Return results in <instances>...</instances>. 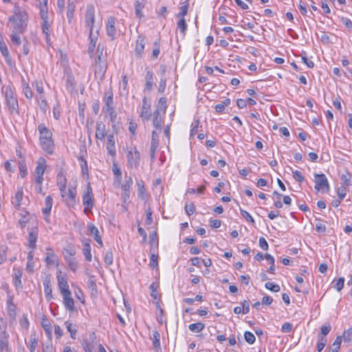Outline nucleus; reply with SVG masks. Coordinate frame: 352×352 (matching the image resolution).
<instances>
[{"instance_id":"41","label":"nucleus","mask_w":352,"mask_h":352,"mask_svg":"<svg viewBox=\"0 0 352 352\" xmlns=\"http://www.w3.org/2000/svg\"><path fill=\"white\" fill-rule=\"evenodd\" d=\"M38 2V6L40 10V14L48 12V0H36Z\"/></svg>"},{"instance_id":"60","label":"nucleus","mask_w":352,"mask_h":352,"mask_svg":"<svg viewBox=\"0 0 352 352\" xmlns=\"http://www.w3.org/2000/svg\"><path fill=\"white\" fill-rule=\"evenodd\" d=\"M113 260V257L112 251H107L104 255V263L107 265H110L112 264Z\"/></svg>"},{"instance_id":"11","label":"nucleus","mask_w":352,"mask_h":352,"mask_svg":"<svg viewBox=\"0 0 352 352\" xmlns=\"http://www.w3.org/2000/svg\"><path fill=\"white\" fill-rule=\"evenodd\" d=\"M96 333L94 332H91L89 333V338L83 340L82 346L85 352H93L96 342Z\"/></svg>"},{"instance_id":"28","label":"nucleus","mask_w":352,"mask_h":352,"mask_svg":"<svg viewBox=\"0 0 352 352\" xmlns=\"http://www.w3.org/2000/svg\"><path fill=\"white\" fill-rule=\"evenodd\" d=\"M153 124L156 129L158 130L159 133L162 131V118L159 110H155L153 113Z\"/></svg>"},{"instance_id":"5","label":"nucleus","mask_w":352,"mask_h":352,"mask_svg":"<svg viewBox=\"0 0 352 352\" xmlns=\"http://www.w3.org/2000/svg\"><path fill=\"white\" fill-rule=\"evenodd\" d=\"M82 204L85 207V212H91V210L94 207L92 188L89 183L87 184L86 191L84 192L82 196Z\"/></svg>"},{"instance_id":"50","label":"nucleus","mask_w":352,"mask_h":352,"mask_svg":"<svg viewBox=\"0 0 352 352\" xmlns=\"http://www.w3.org/2000/svg\"><path fill=\"white\" fill-rule=\"evenodd\" d=\"M63 254L64 258H66V257L72 258L74 257V255L76 254V250L74 248L69 247L63 250Z\"/></svg>"},{"instance_id":"34","label":"nucleus","mask_w":352,"mask_h":352,"mask_svg":"<svg viewBox=\"0 0 352 352\" xmlns=\"http://www.w3.org/2000/svg\"><path fill=\"white\" fill-rule=\"evenodd\" d=\"M38 346V338L35 333H32L30 338V342L28 345V348L30 349V352H35V349Z\"/></svg>"},{"instance_id":"55","label":"nucleus","mask_w":352,"mask_h":352,"mask_svg":"<svg viewBox=\"0 0 352 352\" xmlns=\"http://www.w3.org/2000/svg\"><path fill=\"white\" fill-rule=\"evenodd\" d=\"M105 105L103 107V111L105 113H109L110 111H113L115 110V107L113 106V100H104Z\"/></svg>"},{"instance_id":"36","label":"nucleus","mask_w":352,"mask_h":352,"mask_svg":"<svg viewBox=\"0 0 352 352\" xmlns=\"http://www.w3.org/2000/svg\"><path fill=\"white\" fill-rule=\"evenodd\" d=\"M65 327L67 328V331L69 332L71 338L72 339H76V333H77V329L76 328V325L73 324L69 321H66L65 322Z\"/></svg>"},{"instance_id":"4","label":"nucleus","mask_w":352,"mask_h":352,"mask_svg":"<svg viewBox=\"0 0 352 352\" xmlns=\"http://www.w3.org/2000/svg\"><path fill=\"white\" fill-rule=\"evenodd\" d=\"M60 195L68 207H74L76 205V187H69L68 190L60 191Z\"/></svg>"},{"instance_id":"3","label":"nucleus","mask_w":352,"mask_h":352,"mask_svg":"<svg viewBox=\"0 0 352 352\" xmlns=\"http://www.w3.org/2000/svg\"><path fill=\"white\" fill-rule=\"evenodd\" d=\"M6 104L10 114H19V102L16 94L13 88L8 85L4 91Z\"/></svg>"},{"instance_id":"2","label":"nucleus","mask_w":352,"mask_h":352,"mask_svg":"<svg viewBox=\"0 0 352 352\" xmlns=\"http://www.w3.org/2000/svg\"><path fill=\"white\" fill-rule=\"evenodd\" d=\"M40 134V144L43 150L52 154L54 150L52 133L47 128L45 124H40L38 126Z\"/></svg>"},{"instance_id":"62","label":"nucleus","mask_w":352,"mask_h":352,"mask_svg":"<svg viewBox=\"0 0 352 352\" xmlns=\"http://www.w3.org/2000/svg\"><path fill=\"white\" fill-rule=\"evenodd\" d=\"M185 211L188 215H191L195 211V206L193 203L186 204Z\"/></svg>"},{"instance_id":"15","label":"nucleus","mask_w":352,"mask_h":352,"mask_svg":"<svg viewBox=\"0 0 352 352\" xmlns=\"http://www.w3.org/2000/svg\"><path fill=\"white\" fill-rule=\"evenodd\" d=\"M57 276V280L60 292L62 294L71 292L69 289V285L67 278L60 274Z\"/></svg>"},{"instance_id":"13","label":"nucleus","mask_w":352,"mask_h":352,"mask_svg":"<svg viewBox=\"0 0 352 352\" xmlns=\"http://www.w3.org/2000/svg\"><path fill=\"white\" fill-rule=\"evenodd\" d=\"M38 231L37 227H33L30 229L28 234V247L32 250H34L36 247V243L38 239Z\"/></svg>"},{"instance_id":"38","label":"nucleus","mask_w":352,"mask_h":352,"mask_svg":"<svg viewBox=\"0 0 352 352\" xmlns=\"http://www.w3.org/2000/svg\"><path fill=\"white\" fill-rule=\"evenodd\" d=\"M20 215L21 217L19 219V223L20 224L21 228H25L26 223L30 221V213L26 211H23Z\"/></svg>"},{"instance_id":"6","label":"nucleus","mask_w":352,"mask_h":352,"mask_svg":"<svg viewBox=\"0 0 352 352\" xmlns=\"http://www.w3.org/2000/svg\"><path fill=\"white\" fill-rule=\"evenodd\" d=\"M47 168V161L43 157H39L36 161V166L35 168V182L40 183L43 182V175Z\"/></svg>"},{"instance_id":"33","label":"nucleus","mask_w":352,"mask_h":352,"mask_svg":"<svg viewBox=\"0 0 352 352\" xmlns=\"http://www.w3.org/2000/svg\"><path fill=\"white\" fill-rule=\"evenodd\" d=\"M152 342L154 349L156 351L161 349L160 348V334L157 331H153Z\"/></svg>"},{"instance_id":"43","label":"nucleus","mask_w":352,"mask_h":352,"mask_svg":"<svg viewBox=\"0 0 352 352\" xmlns=\"http://www.w3.org/2000/svg\"><path fill=\"white\" fill-rule=\"evenodd\" d=\"M341 342L342 338L340 336L337 337L333 344L329 348V352H338L340 348Z\"/></svg>"},{"instance_id":"16","label":"nucleus","mask_w":352,"mask_h":352,"mask_svg":"<svg viewBox=\"0 0 352 352\" xmlns=\"http://www.w3.org/2000/svg\"><path fill=\"white\" fill-rule=\"evenodd\" d=\"M40 16L43 21V32L45 34L46 39H47L50 36V28L51 26V22L48 16V12L45 13L43 15V14H40Z\"/></svg>"},{"instance_id":"59","label":"nucleus","mask_w":352,"mask_h":352,"mask_svg":"<svg viewBox=\"0 0 352 352\" xmlns=\"http://www.w3.org/2000/svg\"><path fill=\"white\" fill-rule=\"evenodd\" d=\"M244 338H245V341L249 344H253L256 340L254 335L250 331L245 332Z\"/></svg>"},{"instance_id":"52","label":"nucleus","mask_w":352,"mask_h":352,"mask_svg":"<svg viewBox=\"0 0 352 352\" xmlns=\"http://www.w3.org/2000/svg\"><path fill=\"white\" fill-rule=\"evenodd\" d=\"M327 344V338L323 336H318V342L317 344V349L319 352L322 351Z\"/></svg>"},{"instance_id":"63","label":"nucleus","mask_w":352,"mask_h":352,"mask_svg":"<svg viewBox=\"0 0 352 352\" xmlns=\"http://www.w3.org/2000/svg\"><path fill=\"white\" fill-rule=\"evenodd\" d=\"M293 177L298 182H302L305 180L304 176L298 170L293 172Z\"/></svg>"},{"instance_id":"32","label":"nucleus","mask_w":352,"mask_h":352,"mask_svg":"<svg viewBox=\"0 0 352 352\" xmlns=\"http://www.w3.org/2000/svg\"><path fill=\"white\" fill-rule=\"evenodd\" d=\"M145 89L148 91H150L153 88V74L151 71H148L145 76Z\"/></svg>"},{"instance_id":"61","label":"nucleus","mask_w":352,"mask_h":352,"mask_svg":"<svg viewBox=\"0 0 352 352\" xmlns=\"http://www.w3.org/2000/svg\"><path fill=\"white\" fill-rule=\"evenodd\" d=\"M240 212H241V214L243 216V217L245 218L248 221L254 223V219L252 218V217L250 215V214L248 212L241 208Z\"/></svg>"},{"instance_id":"27","label":"nucleus","mask_w":352,"mask_h":352,"mask_svg":"<svg viewBox=\"0 0 352 352\" xmlns=\"http://www.w3.org/2000/svg\"><path fill=\"white\" fill-rule=\"evenodd\" d=\"M23 191L21 188H19L15 193L14 197L12 198V204L14 205L15 208L19 209L21 201L23 199Z\"/></svg>"},{"instance_id":"44","label":"nucleus","mask_w":352,"mask_h":352,"mask_svg":"<svg viewBox=\"0 0 352 352\" xmlns=\"http://www.w3.org/2000/svg\"><path fill=\"white\" fill-rule=\"evenodd\" d=\"M19 168L21 177L24 178L28 174V169L24 160L21 159L19 161Z\"/></svg>"},{"instance_id":"47","label":"nucleus","mask_w":352,"mask_h":352,"mask_svg":"<svg viewBox=\"0 0 352 352\" xmlns=\"http://www.w3.org/2000/svg\"><path fill=\"white\" fill-rule=\"evenodd\" d=\"M177 28L179 29L182 34L185 35L187 29V24L184 18H179L177 23Z\"/></svg>"},{"instance_id":"20","label":"nucleus","mask_w":352,"mask_h":352,"mask_svg":"<svg viewBox=\"0 0 352 352\" xmlns=\"http://www.w3.org/2000/svg\"><path fill=\"white\" fill-rule=\"evenodd\" d=\"M116 24V19L113 16H111L107 20V33L108 36H111L112 39H114V37L116 34V30L115 27Z\"/></svg>"},{"instance_id":"21","label":"nucleus","mask_w":352,"mask_h":352,"mask_svg":"<svg viewBox=\"0 0 352 352\" xmlns=\"http://www.w3.org/2000/svg\"><path fill=\"white\" fill-rule=\"evenodd\" d=\"M87 228L90 234L94 236L95 241L99 244L100 247H102L103 243L101 236L99 235V231L98 228L93 223H89Z\"/></svg>"},{"instance_id":"8","label":"nucleus","mask_w":352,"mask_h":352,"mask_svg":"<svg viewBox=\"0 0 352 352\" xmlns=\"http://www.w3.org/2000/svg\"><path fill=\"white\" fill-rule=\"evenodd\" d=\"M160 133L153 131L152 132V137L151 141V146L149 149L150 158L151 163H153L156 160V151L159 145V135Z\"/></svg>"},{"instance_id":"30","label":"nucleus","mask_w":352,"mask_h":352,"mask_svg":"<svg viewBox=\"0 0 352 352\" xmlns=\"http://www.w3.org/2000/svg\"><path fill=\"white\" fill-rule=\"evenodd\" d=\"M150 106L146 104L145 100L143 101L142 110L140 116L143 120H148L151 117Z\"/></svg>"},{"instance_id":"39","label":"nucleus","mask_w":352,"mask_h":352,"mask_svg":"<svg viewBox=\"0 0 352 352\" xmlns=\"http://www.w3.org/2000/svg\"><path fill=\"white\" fill-rule=\"evenodd\" d=\"M188 328L192 332L199 333L205 328V324L201 322H199L190 324L188 326Z\"/></svg>"},{"instance_id":"56","label":"nucleus","mask_w":352,"mask_h":352,"mask_svg":"<svg viewBox=\"0 0 352 352\" xmlns=\"http://www.w3.org/2000/svg\"><path fill=\"white\" fill-rule=\"evenodd\" d=\"M133 184V179L129 176L125 182L122 185L121 188L122 191H130V188Z\"/></svg>"},{"instance_id":"51","label":"nucleus","mask_w":352,"mask_h":352,"mask_svg":"<svg viewBox=\"0 0 352 352\" xmlns=\"http://www.w3.org/2000/svg\"><path fill=\"white\" fill-rule=\"evenodd\" d=\"M23 92L27 98L30 99L32 98L33 93L28 83H25V82L23 83Z\"/></svg>"},{"instance_id":"64","label":"nucleus","mask_w":352,"mask_h":352,"mask_svg":"<svg viewBox=\"0 0 352 352\" xmlns=\"http://www.w3.org/2000/svg\"><path fill=\"white\" fill-rule=\"evenodd\" d=\"M316 230L318 232L324 233L326 232V226L320 221L316 224Z\"/></svg>"},{"instance_id":"1","label":"nucleus","mask_w":352,"mask_h":352,"mask_svg":"<svg viewBox=\"0 0 352 352\" xmlns=\"http://www.w3.org/2000/svg\"><path fill=\"white\" fill-rule=\"evenodd\" d=\"M28 21V14L25 9L14 6L13 14L8 18V25L10 26L12 34L11 41L16 45L21 43L20 35L26 30Z\"/></svg>"},{"instance_id":"37","label":"nucleus","mask_w":352,"mask_h":352,"mask_svg":"<svg viewBox=\"0 0 352 352\" xmlns=\"http://www.w3.org/2000/svg\"><path fill=\"white\" fill-rule=\"evenodd\" d=\"M90 43L88 47V53L89 54H93L94 48L96 47L97 35H95L94 32H89Z\"/></svg>"},{"instance_id":"9","label":"nucleus","mask_w":352,"mask_h":352,"mask_svg":"<svg viewBox=\"0 0 352 352\" xmlns=\"http://www.w3.org/2000/svg\"><path fill=\"white\" fill-rule=\"evenodd\" d=\"M95 9L94 6L89 5L87 6L85 13V23L86 26L89 28V32H94V24L95 22Z\"/></svg>"},{"instance_id":"24","label":"nucleus","mask_w":352,"mask_h":352,"mask_svg":"<svg viewBox=\"0 0 352 352\" xmlns=\"http://www.w3.org/2000/svg\"><path fill=\"white\" fill-rule=\"evenodd\" d=\"M8 334L5 330L0 332V352H3L8 349Z\"/></svg>"},{"instance_id":"26","label":"nucleus","mask_w":352,"mask_h":352,"mask_svg":"<svg viewBox=\"0 0 352 352\" xmlns=\"http://www.w3.org/2000/svg\"><path fill=\"white\" fill-rule=\"evenodd\" d=\"M13 271H14V285L16 288H21L22 287L21 277L23 275V272L21 269L16 268L15 267H14Z\"/></svg>"},{"instance_id":"31","label":"nucleus","mask_w":352,"mask_h":352,"mask_svg":"<svg viewBox=\"0 0 352 352\" xmlns=\"http://www.w3.org/2000/svg\"><path fill=\"white\" fill-rule=\"evenodd\" d=\"M53 199L51 196L48 195L45 199V208L42 209V212L45 215H49L52 207Z\"/></svg>"},{"instance_id":"7","label":"nucleus","mask_w":352,"mask_h":352,"mask_svg":"<svg viewBox=\"0 0 352 352\" xmlns=\"http://www.w3.org/2000/svg\"><path fill=\"white\" fill-rule=\"evenodd\" d=\"M315 177V189L318 191L325 190L327 192L329 190V184L327 177L324 174H314Z\"/></svg>"},{"instance_id":"18","label":"nucleus","mask_w":352,"mask_h":352,"mask_svg":"<svg viewBox=\"0 0 352 352\" xmlns=\"http://www.w3.org/2000/svg\"><path fill=\"white\" fill-rule=\"evenodd\" d=\"M106 135V126L102 122H97L96 126V138L103 141Z\"/></svg>"},{"instance_id":"14","label":"nucleus","mask_w":352,"mask_h":352,"mask_svg":"<svg viewBox=\"0 0 352 352\" xmlns=\"http://www.w3.org/2000/svg\"><path fill=\"white\" fill-rule=\"evenodd\" d=\"M46 250H47V254H46V257H45V261L47 266H51L53 265H58V258L55 254L54 250L50 247L47 248Z\"/></svg>"},{"instance_id":"48","label":"nucleus","mask_w":352,"mask_h":352,"mask_svg":"<svg viewBox=\"0 0 352 352\" xmlns=\"http://www.w3.org/2000/svg\"><path fill=\"white\" fill-rule=\"evenodd\" d=\"M188 3L186 2L180 6L179 12L177 15V17L178 18H184V16L186 15V14L188 12Z\"/></svg>"},{"instance_id":"49","label":"nucleus","mask_w":352,"mask_h":352,"mask_svg":"<svg viewBox=\"0 0 352 352\" xmlns=\"http://www.w3.org/2000/svg\"><path fill=\"white\" fill-rule=\"evenodd\" d=\"M137 187H138V195L141 198L144 199V195L145 192V188L144 182L142 180H140L137 182Z\"/></svg>"},{"instance_id":"19","label":"nucleus","mask_w":352,"mask_h":352,"mask_svg":"<svg viewBox=\"0 0 352 352\" xmlns=\"http://www.w3.org/2000/svg\"><path fill=\"white\" fill-rule=\"evenodd\" d=\"M63 298V305L65 307L69 310L70 311H74L75 310L74 307V301L72 297V293H66L62 294Z\"/></svg>"},{"instance_id":"29","label":"nucleus","mask_w":352,"mask_h":352,"mask_svg":"<svg viewBox=\"0 0 352 352\" xmlns=\"http://www.w3.org/2000/svg\"><path fill=\"white\" fill-rule=\"evenodd\" d=\"M145 5L144 0H136L134 3V7L135 10V15L138 18H141L142 16V10L144 8Z\"/></svg>"},{"instance_id":"53","label":"nucleus","mask_w":352,"mask_h":352,"mask_svg":"<svg viewBox=\"0 0 352 352\" xmlns=\"http://www.w3.org/2000/svg\"><path fill=\"white\" fill-rule=\"evenodd\" d=\"M265 287L266 289L274 292H278L280 289V286L272 282H267L265 285Z\"/></svg>"},{"instance_id":"57","label":"nucleus","mask_w":352,"mask_h":352,"mask_svg":"<svg viewBox=\"0 0 352 352\" xmlns=\"http://www.w3.org/2000/svg\"><path fill=\"white\" fill-rule=\"evenodd\" d=\"M160 53V43L155 41L153 43V51H152V58L153 59L157 58L158 57Z\"/></svg>"},{"instance_id":"25","label":"nucleus","mask_w":352,"mask_h":352,"mask_svg":"<svg viewBox=\"0 0 352 352\" xmlns=\"http://www.w3.org/2000/svg\"><path fill=\"white\" fill-rule=\"evenodd\" d=\"M107 149L109 154L111 156H114L116 155L115 140L114 136L112 134L107 135Z\"/></svg>"},{"instance_id":"22","label":"nucleus","mask_w":352,"mask_h":352,"mask_svg":"<svg viewBox=\"0 0 352 352\" xmlns=\"http://www.w3.org/2000/svg\"><path fill=\"white\" fill-rule=\"evenodd\" d=\"M44 292L47 301H50L53 298L51 280L48 278H45L43 280Z\"/></svg>"},{"instance_id":"23","label":"nucleus","mask_w":352,"mask_h":352,"mask_svg":"<svg viewBox=\"0 0 352 352\" xmlns=\"http://www.w3.org/2000/svg\"><path fill=\"white\" fill-rule=\"evenodd\" d=\"M101 57L100 55L98 56L97 60H96V67L94 70L95 76H99L102 78L106 72V67L100 63Z\"/></svg>"},{"instance_id":"17","label":"nucleus","mask_w":352,"mask_h":352,"mask_svg":"<svg viewBox=\"0 0 352 352\" xmlns=\"http://www.w3.org/2000/svg\"><path fill=\"white\" fill-rule=\"evenodd\" d=\"M56 183L60 191H64V190L66 189L67 180L66 173L64 170H61L58 173Z\"/></svg>"},{"instance_id":"45","label":"nucleus","mask_w":352,"mask_h":352,"mask_svg":"<svg viewBox=\"0 0 352 352\" xmlns=\"http://www.w3.org/2000/svg\"><path fill=\"white\" fill-rule=\"evenodd\" d=\"M41 325L44 329L45 331L48 336H51L52 333V325L47 318H43L41 320Z\"/></svg>"},{"instance_id":"46","label":"nucleus","mask_w":352,"mask_h":352,"mask_svg":"<svg viewBox=\"0 0 352 352\" xmlns=\"http://www.w3.org/2000/svg\"><path fill=\"white\" fill-rule=\"evenodd\" d=\"M75 3L69 1L67 4V16L70 21L74 16V12L75 10Z\"/></svg>"},{"instance_id":"35","label":"nucleus","mask_w":352,"mask_h":352,"mask_svg":"<svg viewBox=\"0 0 352 352\" xmlns=\"http://www.w3.org/2000/svg\"><path fill=\"white\" fill-rule=\"evenodd\" d=\"M91 245L88 242L83 243L82 253L85 257V260L87 261H91Z\"/></svg>"},{"instance_id":"40","label":"nucleus","mask_w":352,"mask_h":352,"mask_svg":"<svg viewBox=\"0 0 352 352\" xmlns=\"http://www.w3.org/2000/svg\"><path fill=\"white\" fill-rule=\"evenodd\" d=\"M67 264L68 265L69 267L70 268V270L75 272L78 267V262L76 261V259L74 258V257H72V258H65Z\"/></svg>"},{"instance_id":"54","label":"nucleus","mask_w":352,"mask_h":352,"mask_svg":"<svg viewBox=\"0 0 352 352\" xmlns=\"http://www.w3.org/2000/svg\"><path fill=\"white\" fill-rule=\"evenodd\" d=\"M166 109V99L165 98H161L157 104V109L160 112V111L164 113Z\"/></svg>"},{"instance_id":"42","label":"nucleus","mask_w":352,"mask_h":352,"mask_svg":"<svg viewBox=\"0 0 352 352\" xmlns=\"http://www.w3.org/2000/svg\"><path fill=\"white\" fill-rule=\"evenodd\" d=\"M8 247L5 243H0V264L3 263L7 258Z\"/></svg>"},{"instance_id":"12","label":"nucleus","mask_w":352,"mask_h":352,"mask_svg":"<svg viewBox=\"0 0 352 352\" xmlns=\"http://www.w3.org/2000/svg\"><path fill=\"white\" fill-rule=\"evenodd\" d=\"M145 45V37L142 35H139L137 38L135 47V55L137 58H141L142 57Z\"/></svg>"},{"instance_id":"58","label":"nucleus","mask_w":352,"mask_h":352,"mask_svg":"<svg viewBox=\"0 0 352 352\" xmlns=\"http://www.w3.org/2000/svg\"><path fill=\"white\" fill-rule=\"evenodd\" d=\"M351 175L347 171L341 175V180L344 182L345 186H349L351 185Z\"/></svg>"},{"instance_id":"10","label":"nucleus","mask_w":352,"mask_h":352,"mask_svg":"<svg viewBox=\"0 0 352 352\" xmlns=\"http://www.w3.org/2000/svg\"><path fill=\"white\" fill-rule=\"evenodd\" d=\"M126 157L128 160V166L129 168H137L138 166L140 160V153L137 149L135 150L134 153H133L131 150L128 151L126 153Z\"/></svg>"}]
</instances>
